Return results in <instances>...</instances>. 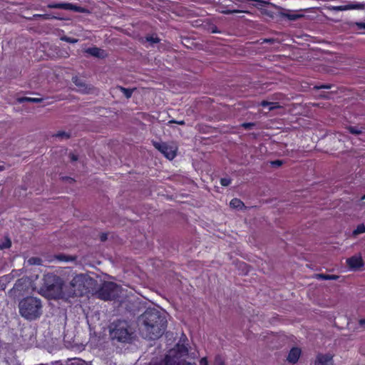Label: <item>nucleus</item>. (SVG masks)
<instances>
[{
  "instance_id": "42",
  "label": "nucleus",
  "mask_w": 365,
  "mask_h": 365,
  "mask_svg": "<svg viewBox=\"0 0 365 365\" xmlns=\"http://www.w3.org/2000/svg\"><path fill=\"white\" fill-rule=\"evenodd\" d=\"M356 26H357V27L359 29H365V23H361L360 22V23H356Z\"/></svg>"
},
{
  "instance_id": "34",
  "label": "nucleus",
  "mask_w": 365,
  "mask_h": 365,
  "mask_svg": "<svg viewBox=\"0 0 365 365\" xmlns=\"http://www.w3.org/2000/svg\"><path fill=\"white\" fill-rule=\"evenodd\" d=\"M282 161L279 160H274L271 162V164L274 167H279L282 165Z\"/></svg>"
},
{
  "instance_id": "6",
  "label": "nucleus",
  "mask_w": 365,
  "mask_h": 365,
  "mask_svg": "<svg viewBox=\"0 0 365 365\" xmlns=\"http://www.w3.org/2000/svg\"><path fill=\"white\" fill-rule=\"evenodd\" d=\"M98 297L104 301L116 299L119 296V287L113 282H105L96 292Z\"/></svg>"
},
{
  "instance_id": "23",
  "label": "nucleus",
  "mask_w": 365,
  "mask_h": 365,
  "mask_svg": "<svg viewBox=\"0 0 365 365\" xmlns=\"http://www.w3.org/2000/svg\"><path fill=\"white\" fill-rule=\"evenodd\" d=\"M37 18H41V19H45V20L53 19H58L57 17H56L54 16H51V15L47 14H34L33 16V19H36Z\"/></svg>"
},
{
  "instance_id": "33",
  "label": "nucleus",
  "mask_w": 365,
  "mask_h": 365,
  "mask_svg": "<svg viewBox=\"0 0 365 365\" xmlns=\"http://www.w3.org/2000/svg\"><path fill=\"white\" fill-rule=\"evenodd\" d=\"M269 106V110H273L276 108H280V106L278 104V103H273V102Z\"/></svg>"
},
{
  "instance_id": "41",
  "label": "nucleus",
  "mask_w": 365,
  "mask_h": 365,
  "mask_svg": "<svg viewBox=\"0 0 365 365\" xmlns=\"http://www.w3.org/2000/svg\"><path fill=\"white\" fill-rule=\"evenodd\" d=\"M271 103H272V102H268L267 101H263L261 102L260 105L263 107H265V106H268L271 105Z\"/></svg>"
},
{
  "instance_id": "29",
  "label": "nucleus",
  "mask_w": 365,
  "mask_h": 365,
  "mask_svg": "<svg viewBox=\"0 0 365 365\" xmlns=\"http://www.w3.org/2000/svg\"><path fill=\"white\" fill-rule=\"evenodd\" d=\"M255 123H244L242 124V127L246 130H251L255 126Z\"/></svg>"
},
{
  "instance_id": "43",
  "label": "nucleus",
  "mask_w": 365,
  "mask_h": 365,
  "mask_svg": "<svg viewBox=\"0 0 365 365\" xmlns=\"http://www.w3.org/2000/svg\"><path fill=\"white\" fill-rule=\"evenodd\" d=\"M232 208H236L237 210H246L248 207H242V206H240V207H232Z\"/></svg>"
},
{
  "instance_id": "48",
  "label": "nucleus",
  "mask_w": 365,
  "mask_h": 365,
  "mask_svg": "<svg viewBox=\"0 0 365 365\" xmlns=\"http://www.w3.org/2000/svg\"><path fill=\"white\" fill-rule=\"evenodd\" d=\"M335 10H337V11H339V10H342L341 7L339 6V7H335L334 8Z\"/></svg>"
},
{
  "instance_id": "4",
  "label": "nucleus",
  "mask_w": 365,
  "mask_h": 365,
  "mask_svg": "<svg viewBox=\"0 0 365 365\" xmlns=\"http://www.w3.org/2000/svg\"><path fill=\"white\" fill-rule=\"evenodd\" d=\"M86 277L83 274H76L73 277L67 288L65 287V297H81L86 292L85 285Z\"/></svg>"
},
{
  "instance_id": "27",
  "label": "nucleus",
  "mask_w": 365,
  "mask_h": 365,
  "mask_svg": "<svg viewBox=\"0 0 365 365\" xmlns=\"http://www.w3.org/2000/svg\"><path fill=\"white\" fill-rule=\"evenodd\" d=\"M61 39L70 43H75L78 41L77 38H71L66 36H62Z\"/></svg>"
},
{
  "instance_id": "15",
  "label": "nucleus",
  "mask_w": 365,
  "mask_h": 365,
  "mask_svg": "<svg viewBox=\"0 0 365 365\" xmlns=\"http://www.w3.org/2000/svg\"><path fill=\"white\" fill-rule=\"evenodd\" d=\"M54 258L60 262H73L76 259L75 257L66 255L64 254H58L54 256Z\"/></svg>"
},
{
  "instance_id": "3",
  "label": "nucleus",
  "mask_w": 365,
  "mask_h": 365,
  "mask_svg": "<svg viewBox=\"0 0 365 365\" xmlns=\"http://www.w3.org/2000/svg\"><path fill=\"white\" fill-rule=\"evenodd\" d=\"M42 289L51 298L62 299L65 297L64 283L63 279L53 273H47L43 276Z\"/></svg>"
},
{
  "instance_id": "37",
  "label": "nucleus",
  "mask_w": 365,
  "mask_h": 365,
  "mask_svg": "<svg viewBox=\"0 0 365 365\" xmlns=\"http://www.w3.org/2000/svg\"><path fill=\"white\" fill-rule=\"evenodd\" d=\"M171 123H176V124L181 125H183L185 124L184 120H171L168 122V124H171Z\"/></svg>"
},
{
  "instance_id": "7",
  "label": "nucleus",
  "mask_w": 365,
  "mask_h": 365,
  "mask_svg": "<svg viewBox=\"0 0 365 365\" xmlns=\"http://www.w3.org/2000/svg\"><path fill=\"white\" fill-rule=\"evenodd\" d=\"M153 145L169 160L173 159L176 155L177 148L172 145L164 142L152 141Z\"/></svg>"
},
{
  "instance_id": "11",
  "label": "nucleus",
  "mask_w": 365,
  "mask_h": 365,
  "mask_svg": "<svg viewBox=\"0 0 365 365\" xmlns=\"http://www.w3.org/2000/svg\"><path fill=\"white\" fill-rule=\"evenodd\" d=\"M49 9H59L64 10L79 11V7L70 3H53L47 6Z\"/></svg>"
},
{
  "instance_id": "24",
  "label": "nucleus",
  "mask_w": 365,
  "mask_h": 365,
  "mask_svg": "<svg viewBox=\"0 0 365 365\" xmlns=\"http://www.w3.org/2000/svg\"><path fill=\"white\" fill-rule=\"evenodd\" d=\"M362 233H365V225L364 224H360L353 231V235L356 236Z\"/></svg>"
},
{
  "instance_id": "46",
  "label": "nucleus",
  "mask_w": 365,
  "mask_h": 365,
  "mask_svg": "<svg viewBox=\"0 0 365 365\" xmlns=\"http://www.w3.org/2000/svg\"><path fill=\"white\" fill-rule=\"evenodd\" d=\"M31 260H34V263L36 262V261H40V259L38 258H31Z\"/></svg>"
},
{
  "instance_id": "49",
  "label": "nucleus",
  "mask_w": 365,
  "mask_h": 365,
  "mask_svg": "<svg viewBox=\"0 0 365 365\" xmlns=\"http://www.w3.org/2000/svg\"><path fill=\"white\" fill-rule=\"evenodd\" d=\"M84 361H81L80 363H78L77 364H72V365H83Z\"/></svg>"
},
{
  "instance_id": "19",
  "label": "nucleus",
  "mask_w": 365,
  "mask_h": 365,
  "mask_svg": "<svg viewBox=\"0 0 365 365\" xmlns=\"http://www.w3.org/2000/svg\"><path fill=\"white\" fill-rule=\"evenodd\" d=\"M162 361L163 365H178L176 360L169 355H166Z\"/></svg>"
},
{
  "instance_id": "12",
  "label": "nucleus",
  "mask_w": 365,
  "mask_h": 365,
  "mask_svg": "<svg viewBox=\"0 0 365 365\" xmlns=\"http://www.w3.org/2000/svg\"><path fill=\"white\" fill-rule=\"evenodd\" d=\"M301 353H302V351L299 348L292 347L288 354L287 360L289 363L294 364L298 361V360L301 356Z\"/></svg>"
},
{
  "instance_id": "9",
  "label": "nucleus",
  "mask_w": 365,
  "mask_h": 365,
  "mask_svg": "<svg viewBox=\"0 0 365 365\" xmlns=\"http://www.w3.org/2000/svg\"><path fill=\"white\" fill-rule=\"evenodd\" d=\"M334 354L319 353L316 356L314 365H334Z\"/></svg>"
},
{
  "instance_id": "39",
  "label": "nucleus",
  "mask_w": 365,
  "mask_h": 365,
  "mask_svg": "<svg viewBox=\"0 0 365 365\" xmlns=\"http://www.w3.org/2000/svg\"><path fill=\"white\" fill-rule=\"evenodd\" d=\"M69 158L72 162H75V161L78 160V156L76 155H75L74 153H70Z\"/></svg>"
},
{
  "instance_id": "16",
  "label": "nucleus",
  "mask_w": 365,
  "mask_h": 365,
  "mask_svg": "<svg viewBox=\"0 0 365 365\" xmlns=\"http://www.w3.org/2000/svg\"><path fill=\"white\" fill-rule=\"evenodd\" d=\"M316 278L322 280H336L339 278V276L328 274H317Z\"/></svg>"
},
{
  "instance_id": "40",
  "label": "nucleus",
  "mask_w": 365,
  "mask_h": 365,
  "mask_svg": "<svg viewBox=\"0 0 365 365\" xmlns=\"http://www.w3.org/2000/svg\"><path fill=\"white\" fill-rule=\"evenodd\" d=\"M200 365H209L208 361L206 357H202L200 360Z\"/></svg>"
},
{
  "instance_id": "26",
  "label": "nucleus",
  "mask_w": 365,
  "mask_h": 365,
  "mask_svg": "<svg viewBox=\"0 0 365 365\" xmlns=\"http://www.w3.org/2000/svg\"><path fill=\"white\" fill-rule=\"evenodd\" d=\"M214 365H225L224 360L220 355H217L215 357Z\"/></svg>"
},
{
  "instance_id": "38",
  "label": "nucleus",
  "mask_w": 365,
  "mask_h": 365,
  "mask_svg": "<svg viewBox=\"0 0 365 365\" xmlns=\"http://www.w3.org/2000/svg\"><path fill=\"white\" fill-rule=\"evenodd\" d=\"M108 239V234L106 232H102L100 234V240L101 242H105Z\"/></svg>"
},
{
  "instance_id": "44",
  "label": "nucleus",
  "mask_w": 365,
  "mask_h": 365,
  "mask_svg": "<svg viewBox=\"0 0 365 365\" xmlns=\"http://www.w3.org/2000/svg\"><path fill=\"white\" fill-rule=\"evenodd\" d=\"M359 324L360 326L364 327L365 325V319H360Z\"/></svg>"
},
{
  "instance_id": "36",
  "label": "nucleus",
  "mask_w": 365,
  "mask_h": 365,
  "mask_svg": "<svg viewBox=\"0 0 365 365\" xmlns=\"http://www.w3.org/2000/svg\"><path fill=\"white\" fill-rule=\"evenodd\" d=\"M148 365H163L162 360H152Z\"/></svg>"
},
{
  "instance_id": "32",
  "label": "nucleus",
  "mask_w": 365,
  "mask_h": 365,
  "mask_svg": "<svg viewBox=\"0 0 365 365\" xmlns=\"http://www.w3.org/2000/svg\"><path fill=\"white\" fill-rule=\"evenodd\" d=\"M287 16L289 20L294 21L298 19L301 16L298 14H287Z\"/></svg>"
},
{
  "instance_id": "17",
  "label": "nucleus",
  "mask_w": 365,
  "mask_h": 365,
  "mask_svg": "<svg viewBox=\"0 0 365 365\" xmlns=\"http://www.w3.org/2000/svg\"><path fill=\"white\" fill-rule=\"evenodd\" d=\"M43 101V98H29V97H21L18 98V102L22 103L24 102H30V103H41Z\"/></svg>"
},
{
  "instance_id": "10",
  "label": "nucleus",
  "mask_w": 365,
  "mask_h": 365,
  "mask_svg": "<svg viewBox=\"0 0 365 365\" xmlns=\"http://www.w3.org/2000/svg\"><path fill=\"white\" fill-rule=\"evenodd\" d=\"M346 264L351 270H358L364 266V261L361 256H352L346 259Z\"/></svg>"
},
{
  "instance_id": "8",
  "label": "nucleus",
  "mask_w": 365,
  "mask_h": 365,
  "mask_svg": "<svg viewBox=\"0 0 365 365\" xmlns=\"http://www.w3.org/2000/svg\"><path fill=\"white\" fill-rule=\"evenodd\" d=\"M73 83L78 87L77 91L83 94H89L93 93L95 88L90 84H87L86 81L78 78L73 76L72 78Z\"/></svg>"
},
{
  "instance_id": "18",
  "label": "nucleus",
  "mask_w": 365,
  "mask_h": 365,
  "mask_svg": "<svg viewBox=\"0 0 365 365\" xmlns=\"http://www.w3.org/2000/svg\"><path fill=\"white\" fill-rule=\"evenodd\" d=\"M346 129L349 131L350 133L353 135H360L363 133L364 128L362 126H347Z\"/></svg>"
},
{
  "instance_id": "45",
  "label": "nucleus",
  "mask_w": 365,
  "mask_h": 365,
  "mask_svg": "<svg viewBox=\"0 0 365 365\" xmlns=\"http://www.w3.org/2000/svg\"><path fill=\"white\" fill-rule=\"evenodd\" d=\"M264 42H269V43H272L274 41V39L272 38H269V39H264Z\"/></svg>"
},
{
  "instance_id": "14",
  "label": "nucleus",
  "mask_w": 365,
  "mask_h": 365,
  "mask_svg": "<svg viewBox=\"0 0 365 365\" xmlns=\"http://www.w3.org/2000/svg\"><path fill=\"white\" fill-rule=\"evenodd\" d=\"M176 352L179 354L180 356H186L188 354V348L187 346L185 344L178 343L175 348Z\"/></svg>"
},
{
  "instance_id": "31",
  "label": "nucleus",
  "mask_w": 365,
  "mask_h": 365,
  "mask_svg": "<svg viewBox=\"0 0 365 365\" xmlns=\"http://www.w3.org/2000/svg\"><path fill=\"white\" fill-rule=\"evenodd\" d=\"M331 88V85L330 84H323L319 86H315L314 88L316 89H329Z\"/></svg>"
},
{
  "instance_id": "22",
  "label": "nucleus",
  "mask_w": 365,
  "mask_h": 365,
  "mask_svg": "<svg viewBox=\"0 0 365 365\" xmlns=\"http://www.w3.org/2000/svg\"><path fill=\"white\" fill-rule=\"evenodd\" d=\"M53 136L61 139H68L71 137V134L65 131H59Z\"/></svg>"
},
{
  "instance_id": "51",
  "label": "nucleus",
  "mask_w": 365,
  "mask_h": 365,
  "mask_svg": "<svg viewBox=\"0 0 365 365\" xmlns=\"http://www.w3.org/2000/svg\"><path fill=\"white\" fill-rule=\"evenodd\" d=\"M364 199H365V195L361 197V200H364Z\"/></svg>"
},
{
  "instance_id": "20",
  "label": "nucleus",
  "mask_w": 365,
  "mask_h": 365,
  "mask_svg": "<svg viewBox=\"0 0 365 365\" xmlns=\"http://www.w3.org/2000/svg\"><path fill=\"white\" fill-rule=\"evenodd\" d=\"M11 246V241L9 237H6L4 240L0 243V250H3L5 249L10 248Z\"/></svg>"
},
{
  "instance_id": "47",
  "label": "nucleus",
  "mask_w": 365,
  "mask_h": 365,
  "mask_svg": "<svg viewBox=\"0 0 365 365\" xmlns=\"http://www.w3.org/2000/svg\"><path fill=\"white\" fill-rule=\"evenodd\" d=\"M240 267L244 268V267H247V264L243 262V263L240 264Z\"/></svg>"
},
{
  "instance_id": "21",
  "label": "nucleus",
  "mask_w": 365,
  "mask_h": 365,
  "mask_svg": "<svg viewBox=\"0 0 365 365\" xmlns=\"http://www.w3.org/2000/svg\"><path fill=\"white\" fill-rule=\"evenodd\" d=\"M145 38V41L148 42L151 46H153L155 43H159L160 41V39L155 35L147 36Z\"/></svg>"
},
{
  "instance_id": "50",
  "label": "nucleus",
  "mask_w": 365,
  "mask_h": 365,
  "mask_svg": "<svg viewBox=\"0 0 365 365\" xmlns=\"http://www.w3.org/2000/svg\"><path fill=\"white\" fill-rule=\"evenodd\" d=\"M4 170V167L0 165V171Z\"/></svg>"
},
{
  "instance_id": "1",
  "label": "nucleus",
  "mask_w": 365,
  "mask_h": 365,
  "mask_svg": "<svg viewBox=\"0 0 365 365\" xmlns=\"http://www.w3.org/2000/svg\"><path fill=\"white\" fill-rule=\"evenodd\" d=\"M142 331L145 338L155 340L163 336L167 328L165 317L155 309H148L140 317Z\"/></svg>"
},
{
  "instance_id": "25",
  "label": "nucleus",
  "mask_w": 365,
  "mask_h": 365,
  "mask_svg": "<svg viewBox=\"0 0 365 365\" xmlns=\"http://www.w3.org/2000/svg\"><path fill=\"white\" fill-rule=\"evenodd\" d=\"M118 88L127 98H130L131 97L133 94V89L123 88L122 86H119Z\"/></svg>"
},
{
  "instance_id": "28",
  "label": "nucleus",
  "mask_w": 365,
  "mask_h": 365,
  "mask_svg": "<svg viewBox=\"0 0 365 365\" xmlns=\"http://www.w3.org/2000/svg\"><path fill=\"white\" fill-rule=\"evenodd\" d=\"M230 205H245V204L240 199L234 198L230 201Z\"/></svg>"
},
{
  "instance_id": "30",
  "label": "nucleus",
  "mask_w": 365,
  "mask_h": 365,
  "mask_svg": "<svg viewBox=\"0 0 365 365\" xmlns=\"http://www.w3.org/2000/svg\"><path fill=\"white\" fill-rule=\"evenodd\" d=\"M220 183L222 186H228L231 183V179L228 178H223L220 180Z\"/></svg>"
},
{
  "instance_id": "13",
  "label": "nucleus",
  "mask_w": 365,
  "mask_h": 365,
  "mask_svg": "<svg viewBox=\"0 0 365 365\" xmlns=\"http://www.w3.org/2000/svg\"><path fill=\"white\" fill-rule=\"evenodd\" d=\"M85 52L92 56L100 58H103L106 56L105 51L103 50H101L99 48H97V47H92V48H86L85 50Z\"/></svg>"
},
{
  "instance_id": "35",
  "label": "nucleus",
  "mask_w": 365,
  "mask_h": 365,
  "mask_svg": "<svg viewBox=\"0 0 365 365\" xmlns=\"http://www.w3.org/2000/svg\"><path fill=\"white\" fill-rule=\"evenodd\" d=\"M62 180L66 181L68 183H73L75 182V180L72 178L64 176L61 178Z\"/></svg>"
},
{
  "instance_id": "5",
  "label": "nucleus",
  "mask_w": 365,
  "mask_h": 365,
  "mask_svg": "<svg viewBox=\"0 0 365 365\" xmlns=\"http://www.w3.org/2000/svg\"><path fill=\"white\" fill-rule=\"evenodd\" d=\"M110 335L112 339H116L119 342H127L130 339L127 322L118 320L112 323Z\"/></svg>"
},
{
  "instance_id": "2",
  "label": "nucleus",
  "mask_w": 365,
  "mask_h": 365,
  "mask_svg": "<svg viewBox=\"0 0 365 365\" xmlns=\"http://www.w3.org/2000/svg\"><path fill=\"white\" fill-rule=\"evenodd\" d=\"M19 313L27 320H35L42 314L41 300L34 297H26L19 304Z\"/></svg>"
}]
</instances>
